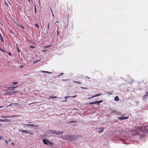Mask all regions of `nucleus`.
Listing matches in <instances>:
<instances>
[{"instance_id": "a18cd8bd", "label": "nucleus", "mask_w": 148, "mask_h": 148, "mask_svg": "<svg viewBox=\"0 0 148 148\" xmlns=\"http://www.w3.org/2000/svg\"><path fill=\"white\" fill-rule=\"evenodd\" d=\"M29 134H34L33 133H31V132H30V133H29Z\"/></svg>"}, {"instance_id": "7ed1b4c3", "label": "nucleus", "mask_w": 148, "mask_h": 148, "mask_svg": "<svg viewBox=\"0 0 148 148\" xmlns=\"http://www.w3.org/2000/svg\"><path fill=\"white\" fill-rule=\"evenodd\" d=\"M51 132L53 134H54L56 135L61 134H63V132H57L56 131L52 130Z\"/></svg>"}, {"instance_id": "ddd939ff", "label": "nucleus", "mask_w": 148, "mask_h": 148, "mask_svg": "<svg viewBox=\"0 0 148 148\" xmlns=\"http://www.w3.org/2000/svg\"><path fill=\"white\" fill-rule=\"evenodd\" d=\"M41 72L44 73H46L49 74H52V72H48V71H42Z\"/></svg>"}, {"instance_id": "5fc2aeb1", "label": "nucleus", "mask_w": 148, "mask_h": 148, "mask_svg": "<svg viewBox=\"0 0 148 148\" xmlns=\"http://www.w3.org/2000/svg\"><path fill=\"white\" fill-rule=\"evenodd\" d=\"M43 51V52H45V50H44V51Z\"/></svg>"}, {"instance_id": "7c9ffc66", "label": "nucleus", "mask_w": 148, "mask_h": 148, "mask_svg": "<svg viewBox=\"0 0 148 148\" xmlns=\"http://www.w3.org/2000/svg\"><path fill=\"white\" fill-rule=\"evenodd\" d=\"M98 101H99V104L100 103H101L103 101H102V100H101Z\"/></svg>"}, {"instance_id": "72a5a7b5", "label": "nucleus", "mask_w": 148, "mask_h": 148, "mask_svg": "<svg viewBox=\"0 0 148 148\" xmlns=\"http://www.w3.org/2000/svg\"><path fill=\"white\" fill-rule=\"evenodd\" d=\"M131 82H129L130 84H131V83H132V82H133V80L132 79H131Z\"/></svg>"}, {"instance_id": "4be33fe9", "label": "nucleus", "mask_w": 148, "mask_h": 148, "mask_svg": "<svg viewBox=\"0 0 148 148\" xmlns=\"http://www.w3.org/2000/svg\"><path fill=\"white\" fill-rule=\"evenodd\" d=\"M6 5L7 6V7H8V4H7V3L6 2V1L5 0L4 1Z\"/></svg>"}, {"instance_id": "423d86ee", "label": "nucleus", "mask_w": 148, "mask_h": 148, "mask_svg": "<svg viewBox=\"0 0 148 148\" xmlns=\"http://www.w3.org/2000/svg\"><path fill=\"white\" fill-rule=\"evenodd\" d=\"M98 129H99V130L98 131V132L100 133L103 132L104 130V128L103 127L99 128Z\"/></svg>"}, {"instance_id": "393cba45", "label": "nucleus", "mask_w": 148, "mask_h": 148, "mask_svg": "<svg viewBox=\"0 0 148 148\" xmlns=\"http://www.w3.org/2000/svg\"><path fill=\"white\" fill-rule=\"evenodd\" d=\"M0 51H1L3 52H5V53L6 52V51H4V50L2 49H1Z\"/></svg>"}, {"instance_id": "4c0bfd02", "label": "nucleus", "mask_w": 148, "mask_h": 148, "mask_svg": "<svg viewBox=\"0 0 148 148\" xmlns=\"http://www.w3.org/2000/svg\"><path fill=\"white\" fill-rule=\"evenodd\" d=\"M76 122L75 121H71L70 122V123H72V122Z\"/></svg>"}, {"instance_id": "6e6552de", "label": "nucleus", "mask_w": 148, "mask_h": 148, "mask_svg": "<svg viewBox=\"0 0 148 148\" xmlns=\"http://www.w3.org/2000/svg\"><path fill=\"white\" fill-rule=\"evenodd\" d=\"M101 95V94H97V95H95L92 96L91 97L88 98V99H90L93 98H94V97H97V96H100Z\"/></svg>"}, {"instance_id": "1a4fd4ad", "label": "nucleus", "mask_w": 148, "mask_h": 148, "mask_svg": "<svg viewBox=\"0 0 148 148\" xmlns=\"http://www.w3.org/2000/svg\"><path fill=\"white\" fill-rule=\"evenodd\" d=\"M148 96V92L143 96V98L144 99H146Z\"/></svg>"}, {"instance_id": "412c9836", "label": "nucleus", "mask_w": 148, "mask_h": 148, "mask_svg": "<svg viewBox=\"0 0 148 148\" xmlns=\"http://www.w3.org/2000/svg\"><path fill=\"white\" fill-rule=\"evenodd\" d=\"M94 104L97 103L98 105H99V102L98 101H94Z\"/></svg>"}, {"instance_id": "de8ad7c7", "label": "nucleus", "mask_w": 148, "mask_h": 148, "mask_svg": "<svg viewBox=\"0 0 148 148\" xmlns=\"http://www.w3.org/2000/svg\"><path fill=\"white\" fill-rule=\"evenodd\" d=\"M17 86H14V87H14V88H16V87H17Z\"/></svg>"}, {"instance_id": "4d7b16f0", "label": "nucleus", "mask_w": 148, "mask_h": 148, "mask_svg": "<svg viewBox=\"0 0 148 148\" xmlns=\"http://www.w3.org/2000/svg\"><path fill=\"white\" fill-rule=\"evenodd\" d=\"M1 126V125L0 124V126Z\"/></svg>"}, {"instance_id": "9b49d317", "label": "nucleus", "mask_w": 148, "mask_h": 148, "mask_svg": "<svg viewBox=\"0 0 148 148\" xmlns=\"http://www.w3.org/2000/svg\"><path fill=\"white\" fill-rule=\"evenodd\" d=\"M114 100L116 101H119V98L118 96L115 97Z\"/></svg>"}, {"instance_id": "2f4dec72", "label": "nucleus", "mask_w": 148, "mask_h": 148, "mask_svg": "<svg viewBox=\"0 0 148 148\" xmlns=\"http://www.w3.org/2000/svg\"><path fill=\"white\" fill-rule=\"evenodd\" d=\"M77 97L76 95H75L71 97L73 98H75Z\"/></svg>"}, {"instance_id": "13d9d810", "label": "nucleus", "mask_w": 148, "mask_h": 148, "mask_svg": "<svg viewBox=\"0 0 148 148\" xmlns=\"http://www.w3.org/2000/svg\"><path fill=\"white\" fill-rule=\"evenodd\" d=\"M29 1H30V0H29Z\"/></svg>"}, {"instance_id": "c756f323", "label": "nucleus", "mask_w": 148, "mask_h": 148, "mask_svg": "<svg viewBox=\"0 0 148 148\" xmlns=\"http://www.w3.org/2000/svg\"><path fill=\"white\" fill-rule=\"evenodd\" d=\"M106 93L109 94L111 95L112 94V93H110V92H107Z\"/></svg>"}, {"instance_id": "dca6fc26", "label": "nucleus", "mask_w": 148, "mask_h": 148, "mask_svg": "<svg viewBox=\"0 0 148 148\" xmlns=\"http://www.w3.org/2000/svg\"><path fill=\"white\" fill-rule=\"evenodd\" d=\"M8 89L13 90H14V87H10L8 88Z\"/></svg>"}, {"instance_id": "49530a36", "label": "nucleus", "mask_w": 148, "mask_h": 148, "mask_svg": "<svg viewBox=\"0 0 148 148\" xmlns=\"http://www.w3.org/2000/svg\"><path fill=\"white\" fill-rule=\"evenodd\" d=\"M49 23L48 25V29L49 28Z\"/></svg>"}, {"instance_id": "8fccbe9b", "label": "nucleus", "mask_w": 148, "mask_h": 148, "mask_svg": "<svg viewBox=\"0 0 148 148\" xmlns=\"http://www.w3.org/2000/svg\"><path fill=\"white\" fill-rule=\"evenodd\" d=\"M3 108V107L2 106H0V108Z\"/></svg>"}, {"instance_id": "c85d7f7f", "label": "nucleus", "mask_w": 148, "mask_h": 148, "mask_svg": "<svg viewBox=\"0 0 148 148\" xmlns=\"http://www.w3.org/2000/svg\"><path fill=\"white\" fill-rule=\"evenodd\" d=\"M35 25L38 28H39V26L38 24H35Z\"/></svg>"}, {"instance_id": "a211bd4d", "label": "nucleus", "mask_w": 148, "mask_h": 148, "mask_svg": "<svg viewBox=\"0 0 148 148\" xmlns=\"http://www.w3.org/2000/svg\"><path fill=\"white\" fill-rule=\"evenodd\" d=\"M49 97L50 98H57V97L56 96L53 97V96H50Z\"/></svg>"}, {"instance_id": "864d4df0", "label": "nucleus", "mask_w": 148, "mask_h": 148, "mask_svg": "<svg viewBox=\"0 0 148 148\" xmlns=\"http://www.w3.org/2000/svg\"><path fill=\"white\" fill-rule=\"evenodd\" d=\"M52 13L53 14V16H54V15H53V13L52 12Z\"/></svg>"}, {"instance_id": "3c124183", "label": "nucleus", "mask_w": 148, "mask_h": 148, "mask_svg": "<svg viewBox=\"0 0 148 148\" xmlns=\"http://www.w3.org/2000/svg\"><path fill=\"white\" fill-rule=\"evenodd\" d=\"M11 144H12V145H14V143H11Z\"/></svg>"}, {"instance_id": "cd10ccee", "label": "nucleus", "mask_w": 148, "mask_h": 148, "mask_svg": "<svg viewBox=\"0 0 148 148\" xmlns=\"http://www.w3.org/2000/svg\"><path fill=\"white\" fill-rule=\"evenodd\" d=\"M64 73H61V74H60L59 75V76H62V75H64Z\"/></svg>"}, {"instance_id": "37998d69", "label": "nucleus", "mask_w": 148, "mask_h": 148, "mask_svg": "<svg viewBox=\"0 0 148 148\" xmlns=\"http://www.w3.org/2000/svg\"><path fill=\"white\" fill-rule=\"evenodd\" d=\"M40 61V60H38V61H36V62H34V64L36 63V62H38V61Z\"/></svg>"}, {"instance_id": "b1692460", "label": "nucleus", "mask_w": 148, "mask_h": 148, "mask_svg": "<svg viewBox=\"0 0 148 148\" xmlns=\"http://www.w3.org/2000/svg\"><path fill=\"white\" fill-rule=\"evenodd\" d=\"M51 45H49V46H45V48H48V47H51Z\"/></svg>"}, {"instance_id": "39448f33", "label": "nucleus", "mask_w": 148, "mask_h": 148, "mask_svg": "<svg viewBox=\"0 0 148 148\" xmlns=\"http://www.w3.org/2000/svg\"><path fill=\"white\" fill-rule=\"evenodd\" d=\"M67 139L69 140H73V136H67Z\"/></svg>"}, {"instance_id": "f257e3e1", "label": "nucleus", "mask_w": 148, "mask_h": 148, "mask_svg": "<svg viewBox=\"0 0 148 148\" xmlns=\"http://www.w3.org/2000/svg\"><path fill=\"white\" fill-rule=\"evenodd\" d=\"M43 143L48 145L51 146L53 144V143L49 141L48 139L46 138H44L42 140Z\"/></svg>"}, {"instance_id": "f03ea898", "label": "nucleus", "mask_w": 148, "mask_h": 148, "mask_svg": "<svg viewBox=\"0 0 148 148\" xmlns=\"http://www.w3.org/2000/svg\"><path fill=\"white\" fill-rule=\"evenodd\" d=\"M23 125L24 126V127H28V126H30L32 127H38V126L37 125H35L33 124H23Z\"/></svg>"}, {"instance_id": "a19ab883", "label": "nucleus", "mask_w": 148, "mask_h": 148, "mask_svg": "<svg viewBox=\"0 0 148 148\" xmlns=\"http://www.w3.org/2000/svg\"><path fill=\"white\" fill-rule=\"evenodd\" d=\"M39 4L40 5V0H39Z\"/></svg>"}, {"instance_id": "9d476101", "label": "nucleus", "mask_w": 148, "mask_h": 148, "mask_svg": "<svg viewBox=\"0 0 148 148\" xmlns=\"http://www.w3.org/2000/svg\"><path fill=\"white\" fill-rule=\"evenodd\" d=\"M0 39L1 40V41L2 42H4V40H3V39L2 36V35H1V33H0Z\"/></svg>"}, {"instance_id": "6e6d98bb", "label": "nucleus", "mask_w": 148, "mask_h": 148, "mask_svg": "<svg viewBox=\"0 0 148 148\" xmlns=\"http://www.w3.org/2000/svg\"><path fill=\"white\" fill-rule=\"evenodd\" d=\"M56 23H58V21H56Z\"/></svg>"}, {"instance_id": "603ef678", "label": "nucleus", "mask_w": 148, "mask_h": 148, "mask_svg": "<svg viewBox=\"0 0 148 148\" xmlns=\"http://www.w3.org/2000/svg\"><path fill=\"white\" fill-rule=\"evenodd\" d=\"M13 92H14V93L16 92L17 91H14Z\"/></svg>"}, {"instance_id": "ea45409f", "label": "nucleus", "mask_w": 148, "mask_h": 148, "mask_svg": "<svg viewBox=\"0 0 148 148\" xmlns=\"http://www.w3.org/2000/svg\"><path fill=\"white\" fill-rule=\"evenodd\" d=\"M57 35H58L59 32H58V30H57Z\"/></svg>"}, {"instance_id": "58836bf2", "label": "nucleus", "mask_w": 148, "mask_h": 148, "mask_svg": "<svg viewBox=\"0 0 148 148\" xmlns=\"http://www.w3.org/2000/svg\"><path fill=\"white\" fill-rule=\"evenodd\" d=\"M16 24L18 25V26H19V25H20L18 24V23H16Z\"/></svg>"}, {"instance_id": "c03bdc74", "label": "nucleus", "mask_w": 148, "mask_h": 148, "mask_svg": "<svg viewBox=\"0 0 148 148\" xmlns=\"http://www.w3.org/2000/svg\"><path fill=\"white\" fill-rule=\"evenodd\" d=\"M17 49H18V51L19 52H20V50L18 48H17Z\"/></svg>"}, {"instance_id": "aec40b11", "label": "nucleus", "mask_w": 148, "mask_h": 148, "mask_svg": "<svg viewBox=\"0 0 148 148\" xmlns=\"http://www.w3.org/2000/svg\"><path fill=\"white\" fill-rule=\"evenodd\" d=\"M19 26H20L21 28L23 29H24L25 27L24 26H22V25H19Z\"/></svg>"}, {"instance_id": "6ab92c4d", "label": "nucleus", "mask_w": 148, "mask_h": 148, "mask_svg": "<svg viewBox=\"0 0 148 148\" xmlns=\"http://www.w3.org/2000/svg\"><path fill=\"white\" fill-rule=\"evenodd\" d=\"M8 121V120L7 119H5V120H3V119H0V121H1L4 122V121Z\"/></svg>"}, {"instance_id": "a878e982", "label": "nucleus", "mask_w": 148, "mask_h": 148, "mask_svg": "<svg viewBox=\"0 0 148 148\" xmlns=\"http://www.w3.org/2000/svg\"><path fill=\"white\" fill-rule=\"evenodd\" d=\"M94 102H90L89 103V104H94Z\"/></svg>"}, {"instance_id": "f8f14e48", "label": "nucleus", "mask_w": 148, "mask_h": 148, "mask_svg": "<svg viewBox=\"0 0 148 148\" xmlns=\"http://www.w3.org/2000/svg\"><path fill=\"white\" fill-rule=\"evenodd\" d=\"M19 105V104H18L17 103H11V104L10 105H9V106H15L16 105Z\"/></svg>"}, {"instance_id": "09e8293b", "label": "nucleus", "mask_w": 148, "mask_h": 148, "mask_svg": "<svg viewBox=\"0 0 148 148\" xmlns=\"http://www.w3.org/2000/svg\"><path fill=\"white\" fill-rule=\"evenodd\" d=\"M8 3H9L10 4V5H11V3L10 2H8Z\"/></svg>"}, {"instance_id": "bb28decb", "label": "nucleus", "mask_w": 148, "mask_h": 148, "mask_svg": "<svg viewBox=\"0 0 148 148\" xmlns=\"http://www.w3.org/2000/svg\"><path fill=\"white\" fill-rule=\"evenodd\" d=\"M1 139H3V137L2 136H0V140H1Z\"/></svg>"}, {"instance_id": "0eeeda50", "label": "nucleus", "mask_w": 148, "mask_h": 148, "mask_svg": "<svg viewBox=\"0 0 148 148\" xmlns=\"http://www.w3.org/2000/svg\"><path fill=\"white\" fill-rule=\"evenodd\" d=\"M17 116H2L1 117L3 118H10V117H17Z\"/></svg>"}, {"instance_id": "79ce46f5", "label": "nucleus", "mask_w": 148, "mask_h": 148, "mask_svg": "<svg viewBox=\"0 0 148 148\" xmlns=\"http://www.w3.org/2000/svg\"><path fill=\"white\" fill-rule=\"evenodd\" d=\"M26 133L29 134L30 133V132H29V131H27Z\"/></svg>"}, {"instance_id": "c9c22d12", "label": "nucleus", "mask_w": 148, "mask_h": 148, "mask_svg": "<svg viewBox=\"0 0 148 148\" xmlns=\"http://www.w3.org/2000/svg\"><path fill=\"white\" fill-rule=\"evenodd\" d=\"M8 54L10 56H11V53H8Z\"/></svg>"}, {"instance_id": "5701e85b", "label": "nucleus", "mask_w": 148, "mask_h": 148, "mask_svg": "<svg viewBox=\"0 0 148 148\" xmlns=\"http://www.w3.org/2000/svg\"><path fill=\"white\" fill-rule=\"evenodd\" d=\"M81 88L82 89H87V88L86 87H81Z\"/></svg>"}, {"instance_id": "4468645a", "label": "nucleus", "mask_w": 148, "mask_h": 148, "mask_svg": "<svg viewBox=\"0 0 148 148\" xmlns=\"http://www.w3.org/2000/svg\"><path fill=\"white\" fill-rule=\"evenodd\" d=\"M12 84L11 85V86L15 85L16 84H17L18 83L16 82H13L12 83Z\"/></svg>"}, {"instance_id": "20e7f679", "label": "nucleus", "mask_w": 148, "mask_h": 148, "mask_svg": "<svg viewBox=\"0 0 148 148\" xmlns=\"http://www.w3.org/2000/svg\"><path fill=\"white\" fill-rule=\"evenodd\" d=\"M129 118V116H125V117H118V118L120 120H123L124 119H128Z\"/></svg>"}, {"instance_id": "2eb2a0df", "label": "nucleus", "mask_w": 148, "mask_h": 148, "mask_svg": "<svg viewBox=\"0 0 148 148\" xmlns=\"http://www.w3.org/2000/svg\"><path fill=\"white\" fill-rule=\"evenodd\" d=\"M19 131L22 132L23 133H27V131L25 130H19Z\"/></svg>"}, {"instance_id": "473e14b6", "label": "nucleus", "mask_w": 148, "mask_h": 148, "mask_svg": "<svg viewBox=\"0 0 148 148\" xmlns=\"http://www.w3.org/2000/svg\"><path fill=\"white\" fill-rule=\"evenodd\" d=\"M74 82H75V83H77L79 84H81V83L79 82L74 81Z\"/></svg>"}, {"instance_id": "f704fd0d", "label": "nucleus", "mask_w": 148, "mask_h": 148, "mask_svg": "<svg viewBox=\"0 0 148 148\" xmlns=\"http://www.w3.org/2000/svg\"><path fill=\"white\" fill-rule=\"evenodd\" d=\"M35 13H36V7L35 6Z\"/></svg>"}, {"instance_id": "e433bc0d", "label": "nucleus", "mask_w": 148, "mask_h": 148, "mask_svg": "<svg viewBox=\"0 0 148 148\" xmlns=\"http://www.w3.org/2000/svg\"><path fill=\"white\" fill-rule=\"evenodd\" d=\"M5 142L6 144H7L8 143V141L6 140H5Z\"/></svg>"}, {"instance_id": "f3484780", "label": "nucleus", "mask_w": 148, "mask_h": 148, "mask_svg": "<svg viewBox=\"0 0 148 148\" xmlns=\"http://www.w3.org/2000/svg\"><path fill=\"white\" fill-rule=\"evenodd\" d=\"M70 97L68 96H66L65 97V100L64 101H63V102H66V100L67 99V98L69 97Z\"/></svg>"}]
</instances>
